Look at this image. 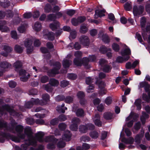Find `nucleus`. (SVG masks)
Wrapping results in <instances>:
<instances>
[{"label": "nucleus", "mask_w": 150, "mask_h": 150, "mask_svg": "<svg viewBox=\"0 0 150 150\" xmlns=\"http://www.w3.org/2000/svg\"><path fill=\"white\" fill-rule=\"evenodd\" d=\"M10 138L11 140L16 142L19 143L20 142L19 139L16 136L11 135L9 133L3 132L0 136V142L3 143L4 142L5 138Z\"/></svg>", "instance_id": "nucleus-1"}, {"label": "nucleus", "mask_w": 150, "mask_h": 150, "mask_svg": "<svg viewBox=\"0 0 150 150\" xmlns=\"http://www.w3.org/2000/svg\"><path fill=\"white\" fill-rule=\"evenodd\" d=\"M49 27L53 31L57 30L55 34L56 37L59 36L62 34V31L60 28V23L57 21H55L54 23H50Z\"/></svg>", "instance_id": "nucleus-2"}, {"label": "nucleus", "mask_w": 150, "mask_h": 150, "mask_svg": "<svg viewBox=\"0 0 150 150\" xmlns=\"http://www.w3.org/2000/svg\"><path fill=\"white\" fill-rule=\"evenodd\" d=\"M99 64L101 66L103 71L105 73H109L111 71V67L107 64L106 61L104 59H100Z\"/></svg>", "instance_id": "nucleus-3"}, {"label": "nucleus", "mask_w": 150, "mask_h": 150, "mask_svg": "<svg viewBox=\"0 0 150 150\" xmlns=\"http://www.w3.org/2000/svg\"><path fill=\"white\" fill-rule=\"evenodd\" d=\"M80 120V119L77 117H75L72 120V123L70 127V129L72 131H76L78 129V125L79 124Z\"/></svg>", "instance_id": "nucleus-4"}, {"label": "nucleus", "mask_w": 150, "mask_h": 150, "mask_svg": "<svg viewBox=\"0 0 150 150\" xmlns=\"http://www.w3.org/2000/svg\"><path fill=\"white\" fill-rule=\"evenodd\" d=\"M144 9V7L142 5H140L138 7L135 6L133 8V13L134 15L137 16L142 13Z\"/></svg>", "instance_id": "nucleus-5"}, {"label": "nucleus", "mask_w": 150, "mask_h": 150, "mask_svg": "<svg viewBox=\"0 0 150 150\" xmlns=\"http://www.w3.org/2000/svg\"><path fill=\"white\" fill-rule=\"evenodd\" d=\"M80 43L84 46H88L90 44V39L88 37L85 35H82L79 38Z\"/></svg>", "instance_id": "nucleus-6"}, {"label": "nucleus", "mask_w": 150, "mask_h": 150, "mask_svg": "<svg viewBox=\"0 0 150 150\" xmlns=\"http://www.w3.org/2000/svg\"><path fill=\"white\" fill-rule=\"evenodd\" d=\"M105 10H95L94 17L95 19H97L98 17H101L105 16L104 13L105 12Z\"/></svg>", "instance_id": "nucleus-7"}, {"label": "nucleus", "mask_w": 150, "mask_h": 150, "mask_svg": "<svg viewBox=\"0 0 150 150\" xmlns=\"http://www.w3.org/2000/svg\"><path fill=\"white\" fill-rule=\"evenodd\" d=\"M71 135L72 134L70 132L69 130H67L65 132L64 135L62 136V140L66 141H69L71 139Z\"/></svg>", "instance_id": "nucleus-8"}, {"label": "nucleus", "mask_w": 150, "mask_h": 150, "mask_svg": "<svg viewBox=\"0 0 150 150\" xmlns=\"http://www.w3.org/2000/svg\"><path fill=\"white\" fill-rule=\"evenodd\" d=\"M44 134L43 132H38L35 134V137L36 139L40 142H43V139Z\"/></svg>", "instance_id": "nucleus-9"}, {"label": "nucleus", "mask_w": 150, "mask_h": 150, "mask_svg": "<svg viewBox=\"0 0 150 150\" xmlns=\"http://www.w3.org/2000/svg\"><path fill=\"white\" fill-rule=\"evenodd\" d=\"M143 133H141L137 134L135 137L134 141L137 144H139L141 142V140L144 136Z\"/></svg>", "instance_id": "nucleus-10"}, {"label": "nucleus", "mask_w": 150, "mask_h": 150, "mask_svg": "<svg viewBox=\"0 0 150 150\" xmlns=\"http://www.w3.org/2000/svg\"><path fill=\"white\" fill-rule=\"evenodd\" d=\"M47 73L49 76H53L59 73V70L55 67H54L52 69L49 70Z\"/></svg>", "instance_id": "nucleus-11"}, {"label": "nucleus", "mask_w": 150, "mask_h": 150, "mask_svg": "<svg viewBox=\"0 0 150 150\" xmlns=\"http://www.w3.org/2000/svg\"><path fill=\"white\" fill-rule=\"evenodd\" d=\"M90 62L88 57H84L82 60V64L85 67L88 69L90 67V66L88 64V62Z\"/></svg>", "instance_id": "nucleus-12"}, {"label": "nucleus", "mask_w": 150, "mask_h": 150, "mask_svg": "<svg viewBox=\"0 0 150 150\" xmlns=\"http://www.w3.org/2000/svg\"><path fill=\"white\" fill-rule=\"evenodd\" d=\"M45 141L46 142H51L54 143H56L58 141L53 136L47 137L45 139Z\"/></svg>", "instance_id": "nucleus-13"}, {"label": "nucleus", "mask_w": 150, "mask_h": 150, "mask_svg": "<svg viewBox=\"0 0 150 150\" xmlns=\"http://www.w3.org/2000/svg\"><path fill=\"white\" fill-rule=\"evenodd\" d=\"M122 141L126 144H132L134 141V139L132 137L128 138H123L122 139Z\"/></svg>", "instance_id": "nucleus-14"}, {"label": "nucleus", "mask_w": 150, "mask_h": 150, "mask_svg": "<svg viewBox=\"0 0 150 150\" xmlns=\"http://www.w3.org/2000/svg\"><path fill=\"white\" fill-rule=\"evenodd\" d=\"M24 134L27 135L28 139L31 138L33 137V133L30 128H26L24 130Z\"/></svg>", "instance_id": "nucleus-15"}, {"label": "nucleus", "mask_w": 150, "mask_h": 150, "mask_svg": "<svg viewBox=\"0 0 150 150\" xmlns=\"http://www.w3.org/2000/svg\"><path fill=\"white\" fill-rule=\"evenodd\" d=\"M118 56L116 59V61L119 63H122L123 61H126L128 60L129 58V56L123 57Z\"/></svg>", "instance_id": "nucleus-16"}, {"label": "nucleus", "mask_w": 150, "mask_h": 150, "mask_svg": "<svg viewBox=\"0 0 150 150\" xmlns=\"http://www.w3.org/2000/svg\"><path fill=\"white\" fill-rule=\"evenodd\" d=\"M72 63L71 61L67 59H64L63 61L62 65L63 67L65 68L69 67Z\"/></svg>", "instance_id": "nucleus-17"}, {"label": "nucleus", "mask_w": 150, "mask_h": 150, "mask_svg": "<svg viewBox=\"0 0 150 150\" xmlns=\"http://www.w3.org/2000/svg\"><path fill=\"white\" fill-rule=\"evenodd\" d=\"M121 54L123 57L129 56L131 54L130 50L129 48H125L121 51Z\"/></svg>", "instance_id": "nucleus-18"}, {"label": "nucleus", "mask_w": 150, "mask_h": 150, "mask_svg": "<svg viewBox=\"0 0 150 150\" xmlns=\"http://www.w3.org/2000/svg\"><path fill=\"white\" fill-rule=\"evenodd\" d=\"M57 19V16L54 13H51L49 14L47 16V19L48 21H53L54 23L55 21Z\"/></svg>", "instance_id": "nucleus-19"}, {"label": "nucleus", "mask_w": 150, "mask_h": 150, "mask_svg": "<svg viewBox=\"0 0 150 150\" xmlns=\"http://www.w3.org/2000/svg\"><path fill=\"white\" fill-rule=\"evenodd\" d=\"M103 117L106 120H110L113 117V114L110 112H105L104 114Z\"/></svg>", "instance_id": "nucleus-20"}, {"label": "nucleus", "mask_w": 150, "mask_h": 150, "mask_svg": "<svg viewBox=\"0 0 150 150\" xmlns=\"http://www.w3.org/2000/svg\"><path fill=\"white\" fill-rule=\"evenodd\" d=\"M142 98L143 100L149 103L150 100V91L148 93V95L146 93H143Z\"/></svg>", "instance_id": "nucleus-21"}, {"label": "nucleus", "mask_w": 150, "mask_h": 150, "mask_svg": "<svg viewBox=\"0 0 150 150\" xmlns=\"http://www.w3.org/2000/svg\"><path fill=\"white\" fill-rule=\"evenodd\" d=\"M84 110L82 108L78 109L76 112V115L78 117H83L84 116Z\"/></svg>", "instance_id": "nucleus-22"}, {"label": "nucleus", "mask_w": 150, "mask_h": 150, "mask_svg": "<svg viewBox=\"0 0 150 150\" xmlns=\"http://www.w3.org/2000/svg\"><path fill=\"white\" fill-rule=\"evenodd\" d=\"M73 62L74 64L77 66H81L82 65V60L81 58H75L73 61Z\"/></svg>", "instance_id": "nucleus-23"}, {"label": "nucleus", "mask_w": 150, "mask_h": 150, "mask_svg": "<svg viewBox=\"0 0 150 150\" xmlns=\"http://www.w3.org/2000/svg\"><path fill=\"white\" fill-rule=\"evenodd\" d=\"M11 65L6 62H3L0 64V67L3 69H7L9 68Z\"/></svg>", "instance_id": "nucleus-24"}, {"label": "nucleus", "mask_w": 150, "mask_h": 150, "mask_svg": "<svg viewBox=\"0 0 150 150\" xmlns=\"http://www.w3.org/2000/svg\"><path fill=\"white\" fill-rule=\"evenodd\" d=\"M23 126L20 125H16L15 128V130L18 134H21L23 132Z\"/></svg>", "instance_id": "nucleus-25"}, {"label": "nucleus", "mask_w": 150, "mask_h": 150, "mask_svg": "<svg viewBox=\"0 0 150 150\" xmlns=\"http://www.w3.org/2000/svg\"><path fill=\"white\" fill-rule=\"evenodd\" d=\"M79 131L81 133H85L88 131L86 125H80L79 128Z\"/></svg>", "instance_id": "nucleus-26"}, {"label": "nucleus", "mask_w": 150, "mask_h": 150, "mask_svg": "<svg viewBox=\"0 0 150 150\" xmlns=\"http://www.w3.org/2000/svg\"><path fill=\"white\" fill-rule=\"evenodd\" d=\"M141 103L142 100L140 99H138L135 100L134 104L137 107V110H139L141 109Z\"/></svg>", "instance_id": "nucleus-27"}, {"label": "nucleus", "mask_w": 150, "mask_h": 150, "mask_svg": "<svg viewBox=\"0 0 150 150\" xmlns=\"http://www.w3.org/2000/svg\"><path fill=\"white\" fill-rule=\"evenodd\" d=\"M59 83V81L57 80L54 78L50 79L49 83V84H50L52 86L54 87L58 86Z\"/></svg>", "instance_id": "nucleus-28"}, {"label": "nucleus", "mask_w": 150, "mask_h": 150, "mask_svg": "<svg viewBox=\"0 0 150 150\" xmlns=\"http://www.w3.org/2000/svg\"><path fill=\"white\" fill-rule=\"evenodd\" d=\"M41 28V25L40 23L37 22L34 24L33 29L36 31H38L40 30Z\"/></svg>", "instance_id": "nucleus-29"}, {"label": "nucleus", "mask_w": 150, "mask_h": 150, "mask_svg": "<svg viewBox=\"0 0 150 150\" xmlns=\"http://www.w3.org/2000/svg\"><path fill=\"white\" fill-rule=\"evenodd\" d=\"M73 96H67L65 98L64 101L66 103L70 104L73 103Z\"/></svg>", "instance_id": "nucleus-30"}, {"label": "nucleus", "mask_w": 150, "mask_h": 150, "mask_svg": "<svg viewBox=\"0 0 150 150\" xmlns=\"http://www.w3.org/2000/svg\"><path fill=\"white\" fill-rule=\"evenodd\" d=\"M34 105V103L31 100L26 102L24 105V106L26 108H30Z\"/></svg>", "instance_id": "nucleus-31"}, {"label": "nucleus", "mask_w": 150, "mask_h": 150, "mask_svg": "<svg viewBox=\"0 0 150 150\" xmlns=\"http://www.w3.org/2000/svg\"><path fill=\"white\" fill-rule=\"evenodd\" d=\"M90 136L93 139H96L99 136L98 133L96 131L91 132L89 133Z\"/></svg>", "instance_id": "nucleus-32"}, {"label": "nucleus", "mask_w": 150, "mask_h": 150, "mask_svg": "<svg viewBox=\"0 0 150 150\" xmlns=\"http://www.w3.org/2000/svg\"><path fill=\"white\" fill-rule=\"evenodd\" d=\"M111 49H108L105 46H102L100 47V51L103 54H105L108 51H111Z\"/></svg>", "instance_id": "nucleus-33"}, {"label": "nucleus", "mask_w": 150, "mask_h": 150, "mask_svg": "<svg viewBox=\"0 0 150 150\" xmlns=\"http://www.w3.org/2000/svg\"><path fill=\"white\" fill-rule=\"evenodd\" d=\"M1 5L4 8L8 7L10 5V1L7 0H4L3 2H1L0 3Z\"/></svg>", "instance_id": "nucleus-34"}, {"label": "nucleus", "mask_w": 150, "mask_h": 150, "mask_svg": "<svg viewBox=\"0 0 150 150\" xmlns=\"http://www.w3.org/2000/svg\"><path fill=\"white\" fill-rule=\"evenodd\" d=\"M102 40L105 43H108L110 42V39L108 36L106 34H103L102 36Z\"/></svg>", "instance_id": "nucleus-35"}, {"label": "nucleus", "mask_w": 150, "mask_h": 150, "mask_svg": "<svg viewBox=\"0 0 150 150\" xmlns=\"http://www.w3.org/2000/svg\"><path fill=\"white\" fill-rule=\"evenodd\" d=\"M53 87L50 84H47L45 86V90L48 92H51L53 89Z\"/></svg>", "instance_id": "nucleus-36"}, {"label": "nucleus", "mask_w": 150, "mask_h": 150, "mask_svg": "<svg viewBox=\"0 0 150 150\" xmlns=\"http://www.w3.org/2000/svg\"><path fill=\"white\" fill-rule=\"evenodd\" d=\"M13 66L16 69H20L22 66V64L21 61H18L14 63Z\"/></svg>", "instance_id": "nucleus-37"}, {"label": "nucleus", "mask_w": 150, "mask_h": 150, "mask_svg": "<svg viewBox=\"0 0 150 150\" xmlns=\"http://www.w3.org/2000/svg\"><path fill=\"white\" fill-rule=\"evenodd\" d=\"M54 35L55 34L52 32H49L47 35L48 40L51 41H53L54 40Z\"/></svg>", "instance_id": "nucleus-38"}, {"label": "nucleus", "mask_w": 150, "mask_h": 150, "mask_svg": "<svg viewBox=\"0 0 150 150\" xmlns=\"http://www.w3.org/2000/svg\"><path fill=\"white\" fill-rule=\"evenodd\" d=\"M32 43L33 41L30 38H28L26 39L24 42V45L25 47L32 45Z\"/></svg>", "instance_id": "nucleus-39"}, {"label": "nucleus", "mask_w": 150, "mask_h": 150, "mask_svg": "<svg viewBox=\"0 0 150 150\" xmlns=\"http://www.w3.org/2000/svg\"><path fill=\"white\" fill-rule=\"evenodd\" d=\"M146 20V18L144 17H142L141 18L140 20V25L141 28H145Z\"/></svg>", "instance_id": "nucleus-40"}, {"label": "nucleus", "mask_w": 150, "mask_h": 150, "mask_svg": "<svg viewBox=\"0 0 150 150\" xmlns=\"http://www.w3.org/2000/svg\"><path fill=\"white\" fill-rule=\"evenodd\" d=\"M32 101L34 103V105L39 104L42 105L44 104V103L42 102V101L40 100L38 98L34 99L33 98H32Z\"/></svg>", "instance_id": "nucleus-41"}, {"label": "nucleus", "mask_w": 150, "mask_h": 150, "mask_svg": "<svg viewBox=\"0 0 150 150\" xmlns=\"http://www.w3.org/2000/svg\"><path fill=\"white\" fill-rule=\"evenodd\" d=\"M15 50L18 53H21L23 52V49L22 47L19 45H16L14 47Z\"/></svg>", "instance_id": "nucleus-42"}, {"label": "nucleus", "mask_w": 150, "mask_h": 150, "mask_svg": "<svg viewBox=\"0 0 150 150\" xmlns=\"http://www.w3.org/2000/svg\"><path fill=\"white\" fill-rule=\"evenodd\" d=\"M38 91L37 89L33 88L28 91V94L29 95L34 96L37 95L38 94Z\"/></svg>", "instance_id": "nucleus-43"}, {"label": "nucleus", "mask_w": 150, "mask_h": 150, "mask_svg": "<svg viewBox=\"0 0 150 150\" xmlns=\"http://www.w3.org/2000/svg\"><path fill=\"white\" fill-rule=\"evenodd\" d=\"M0 30L2 32L6 33L9 32L10 31L9 28L7 26L3 25H1Z\"/></svg>", "instance_id": "nucleus-44"}, {"label": "nucleus", "mask_w": 150, "mask_h": 150, "mask_svg": "<svg viewBox=\"0 0 150 150\" xmlns=\"http://www.w3.org/2000/svg\"><path fill=\"white\" fill-rule=\"evenodd\" d=\"M3 49L5 52L8 53L11 52L13 50V49L11 47L6 45H4Z\"/></svg>", "instance_id": "nucleus-45"}, {"label": "nucleus", "mask_w": 150, "mask_h": 150, "mask_svg": "<svg viewBox=\"0 0 150 150\" xmlns=\"http://www.w3.org/2000/svg\"><path fill=\"white\" fill-rule=\"evenodd\" d=\"M69 84V82L66 80H63L60 82V86L61 87L63 88L67 86Z\"/></svg>", "instance_id": "nucleus-46"}, {"label": "nucleus", "mask_w": 150, "mask_h": 150, "mask_svg": "<svg viewBox=\"0 0 150 150\" xmlns=\"http://www.w3.org/2000/svg\"><path fill=\"white\" fill-rule=\"evenodd\" d=\"M125 10L127 11H130L132 8V6L128 2L126 3L124 5Z\"/></svg>", "instance_id": "nucleus-47"}, {"label": "nucleus", "mask_w": 150, "mask_h": 150, "mask_svg": "<svg viewBox=\"0 0 150 150\" xmlns=\"http://www.w3.org/2000/svg\"><path fill=\"white\" fill-rule=\"evenodd\" d=\"M88 29L86 26L82 25L80 27V32L82 33H85L87 31Z\"/></svg>", "instance_id": "nucleus-48"}, {"label": "nucleus", "mask_w": 150, "mask_h": 150, "mask_svg": "<svg viewBox=\"0 0 150 150\" xmlns=\"http://www.w3.org/2000/svg\"><path fill=\"white\" fill-rule=\"evenodd\" d=\"M91 138L89 137L86 135L83 136L81 137L80 140L81 141L87 142L91 140Z\"/></svg>", "instance_id": "nucleus-49"}, {"label": "nucleus", "mask_w": 150, "mask_h": 150, "mask_svg": "<svg viewBox=\"0 0 150 150\" xmlns=\"http://www.w3.org/2000/svg\"><path fill=\"white\" fill-rule=\"evenodd\" d=\"M51 6L49 4H47L45 7V12L46 13H49L51 10Z\"/></svg>", "instance_id": "nucleus-50"}, {"label": "nucleus", "mask_w": 150, "mask_h": 150, "mask_svg": "<svg viewBox=\"0 0 150 150\" xmlns=\"http://www.w3.org/2000/svg\"><path fill=\"white\" fill-rule=\"evenodd\" d=\"M30 138H28V141L29 144L30 145H32L33 146H36L37 145V142L34 139H30ZM25 141H27V140H25Z\"/></svg>", "instance_id": "nucleus-51"}, {"label": "nucleus", "mask_w": 150, "mask_h": 150, "mask_svg": "<svg viewBox=\"0 0 150 150\" xmlns=\"http://www.w3.org/2000/svg\"><path fill=\"white\" fill-rule=\"evenodd\" d=\"M7 123L4 120H0V129L7 128Z\"/></svg>", "instance_id": "nucleus-52"}, {"label": "nucleus", "mask_w": 150, "mask_h": 150, "mask_svg": "<svg viewBox=\"0 0 150 150\" xmlns=\"http://www.w3.org/2000/svg\"><path fill=\"white\" fill-rule=\"evenodd\" d=\"M21 21V18L19 17H17L14 18L13 21V22L14 25H17Z\"/></svg>", "instance_id": "nucleus-53"}, {"label": "nucleus", "mask_w": 150, "mask_h": 150, "mask_svg": "<svg viewBox=\"0 0 150 150\" xmlns=\"http://www.w3.org/2000/svg\"><path fill=\"white\" fill-rule=\"evenodd\" d=\"M50 96L47 93L43 94L42 96V99L45 102L48 101L50 99Z\"/></svg>", "instance_id": "nucleus-54"}, {"label": "nucleus", "mask_w": 150, "mask_h": 150, "mask_svg": "<svg viewBox=\"0 0 150 150\" xmlns=\"http://www.w3.org/2000/svg\"><path fill=\"white\" fill-rule=\"evenodd\" d=\"M77 96L78 98L80 100L84 98L85 94L83 92L80 91L77 93Z\"/></svg>", "instance_id": "nucleus-55"}, {"label": "nucleus", "mask_w": 150, "mask_h": 150, "mask_svg": "<svg viewBox=\"0 0 150 150\" xmlns=\"http://www.w3.org/2000/svg\"><path fill=\"white\" fill-rule=\"evenodd\" d=\"M67 125L64 123H60L58 125L59 129L62 131L64 130L66 128Z\"/></svg>", "instance_id": "nucleus-56"}, {"label": "nucleus", "mask_w": 150, "mask_h": 150, "mask_svg": "<svg viewBox=\"0 0 150 150\" xmlns=\"http://www.w3.org/2000/svg\"><path fill=\"white\" fill-rule=\"evenodd\" d=\"M6 16L8 18H12L13 16V13L12 11L11 10H8L6 11Z\"/></svg>", "instance_id": "nucleus-57"}, {"label": "nucleus", "mask_w": 150, "mask_h": 150, "mask_svg": "<svg viewBox=\"0 0 150 150\" xmlns=\"http://www.w3.org/2000/svg\"><path fill=\"white\" fill-rule=\"evenodd\" d=\"M87 129L88 130H91L94 129L95 126L91 123H88L86 125Z\"/></svg>", "instance_id": "nucleus-58"}, {"label": "nucleus", "mask_w": 150, "mask_h": 150, "mask_svg": "<svg viewBox=\"0 0 150 150\" xmlns=\"http://www.w3.org/2000/svg\"><path fill=\"white\" fill-rule=\"evenodd\" d=\"M49 78L46 76H43L40 78L41 82L42 83H45L47 82Z\"/></svg>", "instance_id": "nucleus-59"}, {"label": "nucleus", "mask_w": 150, "mask_h": 150, "mask_svg": "<svg viewBox=\"0 0 150 150\" xmlns=\"http://www.w3.org/2000/svg\"><path fill=\"white\" fill-rule=\"evenodd\" d=\"M55 98L56 100L60 101L65 100V97L63 95H59L56 97Z\"/></svg>", "instance_id": "nucleus-60"}, {"label": "nucleus", "mask_w": 150, "mask_h": 150, "mask_svg": "<svg viewBox=\"0 0 150 150\" xmlns=\"http://www.w3.org/2000/svg\"><path fill=\"white\" fill-rule=\"evenodd\" d=\"M71 22L72 24L75 26H76L79 24L77 18H73L71 20Z\"/></svg>", "instance_id": "nucleus-61"}, {"label": "nucleus", "mask_w": 150, "mask_h": 150, "mask_svg": "<svg viewBox=\"0 0 150 150\" xmlns=\"http://www.w3.org/2000/svg\"><path fill=\"white\" fill-rule=\"evenodd\" d=\"M11 37L15 39H17L18 38L17 33L16 31L13 30L11 32Z\"/></svg>", "instance_id": "nucleus-62"}, {"label": "nucleus", "mask_w": 150, "mask_h": 150, "mask_svg": "<svg viewBox=\"0 0 150 150\" xmlns=\"http://www.w3.org/2000/svg\"><path fill=\"white\" fill-rule=\"evenodd\" d=\"M112 48L113 49L115 52H118L119 50V46L116 43H114L112 45Z\"/></svg>", "instance_id": "nucleus-63"}, {"label": "nucleus", "mask_w": 150, "mask_h": 150, "mask_svg": "<svg viewBox=\"0 0 150 150\" xmlns=\"http://www.w3.org/2000/svg\"><path fill=\"white\" fill-rule=\"evenodd\" d=\"M66 143L63 141H59L58 142L57 146L59 148H62L64 147L65 146Z\"/></svg>", "instance_id": "nucleus-64"}]
</instances>
